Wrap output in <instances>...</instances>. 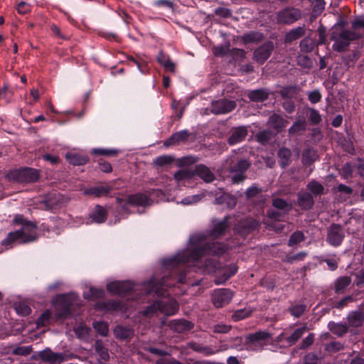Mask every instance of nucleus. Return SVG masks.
Here are the masks:
<instances>
[{
    "label": "nucleus",
    "instance_id": "nucleus-64",
    "mask_svg": "<svg viewBox=\"0 0 364 364\" xmlns=\"http://www.w3.org/2000/svg\"><path fill=\"white\" fill-rule=\"evenodd\" d=\"M202 195H193L184 198L181 202L185 205H191L200 201L202 199Z\"/></svg>",
    "mask_w": 364,
    "mask_h": 364
},
{
    "label": "nucleus",
    "instance_id": "nucleus-42",
    "mask_svg": "<svg viewBox=\"0 0 364 364\" xmlns=\"http://www.w3.org/2000/svg\"><path fill=\"white\" fill-rule=\"evenodd\" d=\"M243 228L242 234L245 235L259 227V223L254 219H247L241 223Z\"/></svg>",
    "mask_w": 364,
    "mask_h": 364
},
{
    "label": "nucleus",
    "instance_id": "nucleus-43",
    "mask_svg": "<svg viewBox=\"0 0 364 364\" xmlns=\"http://www.w3.org/2000/svg\"><path fill=\"white\" fill-rule=\"evenodd\" d=\"M263 35L259 32H250L243 35L242 37V41L246 43H257L259 42L263 39Z\"/></svg>",
    "mask_w": 364,
    "mask_h": 364
},
{
    "label": "nucleus",
    "instance_id": "nucleus-7",
    "mask_svg": "<svg viewBox=\"0 0 364 364\" xmlns=\"http://www.w3.org/2000/svg\"><path fill=\"white\" fill-rule=\"evenodd\" d=\"M301 17V12L299 9L289 6L279 11L276 14L277 23L281 24H291Z\"/></svg>",
    "mask_w": 364,
    "mask_h": 364
},
{
    "label": "nucleus",
    "instance_id": "nucleus-26",
    "mask_svg": "<svg viewBox=\"0 0 364 364\" xmlns=\"http://www.w3.org/2000/svg\"><path fill=\"white\" fill-rule=\"evenodd\" d=\"M149 284H153L151 289L149 291V293L155 292L159 296L164 295V293L161 290H164V288L172 287L173 284L168 282V278L164 277L161 279L160 282L155 284L154 282H149Z\"/></svg>",
    "mask_w": 364,
    "mask_h": 364
},
{
    "label": "nucleus",
    "instance_id": "nucleus-24",
    "mask_svg": "<svg viewBox=\"0 0 364 364\" xmlns=\"http://www.w3.org/2000/svg\"><path fill=\"white\" fill-rule=\"evenodd\" d=\"M111 190L112 187L105 184L86 189L84 191V193L85 195H93L95 197H101L109 194Z\"/></svg>",
    "mask_w": 364,
    "mask_h": 364
},
{
    "label": "nucleus",
    "instance_id": "nucleus-2",
    "mask_svg": "<svg viewBox=\"0 0 364 364\" xmlns=\"http://www.w3.org/2000/svg\"><path fill=\"white\" fill-rule=\"evenodd\" d=\"M14 223L21 225V228L8 234L1 244L8 245L14 243L26 244L36 241L38 238L37 223L25 218L22 215H16Z\"/></svg>",
    "mask_w": 364,
    "mask_h": 364
},
{
    "label": "nucleus",
    "instance_id": "nucleus-40",
    "mask_svg": "<svg viewBox=\"0 0 364 364\" xmlns=\"http://www.w3.org/2000/svg\"><path fill=\"white\" fill-rule=\"evenodd\" d=\"M269 338L268 333L265 331H259L255 333L249 334L247 337L248 342L255 343L259 341L267 340Z\"/></svg>",
    "mask_w": 364,
    "mask_h": 364
},
{
    "label": "nucleus",
    "instance_id": "nucleus-31",
    "mask_svg": "<svg viewBox=\"0 0 364 364\" xmlns=\"http://www.w3.org/2000/svg\"><path fill=\"white\" fill-rule=\"evenodd\" d=\"M157 60L166 70L172 73L175 72V64L171 61L169 56L166 55L163 52H159L157 56Z\"/></svg>",
    "mask_w": 364,
    "mask_h": 364
},
{
    "label": "nucleus",
    "instance_id": "nucleus-27",
    "mask_svg": "<svg viewBox=\"0 0 364 364\" xmlns=\"http://www.w3.org/2000/svg\"><path fill=\"white\" fill-rule=\"evenodd\" d=\"M247 97L253 102H263L269 97V92L264 89L250 91Z\"/></svg>",
    "mask_w": 364,
    "mask_h": 364
},
{
    "label": "nucleus",
    "instance_id": "nucleus-41",
    "mask_svg": "<svg viewBox=\"0 0 364 364\" xmlns=\"http://www.w3.org/2000/svg\"><path fill=\"white\" fill-rule=\"evenodd\" d=\"M47 209H54L60 206V196L58 194H51L44 201Z\"/></svg>",
    "mask_w": 364,
    "mask_h": 364
},
{
    "label": "nucleus",
    "instance_id": "nucleus-59",
    "mask_svg": "<svg viewBox=\"0 0 364 364\" xmlns=\"http://www.w3.org/2000/svg\"><path fill=\"white\" fill-rule=\"evenodd\" d=\"M306 255L307 254L306 252H301L292 256H287L284 259V262L293 264L296 261L303 260Z\"/></svg>",
    "mask_w": 364,
    "mask_h": 364
},
{
    "label": "nucleus",
    "instance_id": "nucleus-22",
    "mask_svg": "<svg viewBox=\"0 0 364 364\" xmlns=\"http://www.w3.org/2000/svg\"><path fill=\"white\" fill-rule=\"evenodd\" d=\"M298 205L304 210L311 208L314 205V199L311 195L304 191H301L297 194Z\"/></svg>",
    "mask_w": 364,
    "mask_h": 364
},
{
    "label": "nucleus",
    "instance_id": "nucleus-30",
    "mask_svg": "<svg viewBox=\"0 0 364 364\" xmlns=\"http://www.w3.org/2000/svg\"><path fill=\"white\" fill-rule=\"evenodd\" d=\"M94 348L101 360L107 361L109 359L108 349L104 346L102 341H95Z\"/></svg>",
    "mask_w": 364,
    "mask_h": 364
},
{
    "label": "nucleus",
    "instance_id": "nucleus-4",
    "mask_svg": "<svg viewBox=\"0 0 364 364\" xmlns=\"http://www.w3.org/2000/svg\"><path fill=\"white\" fill-rule=\"evenodd\" d=\"M178 310L177 302L171 298H167L161 301H155L149 306L144 311V314L146 316H151L158 311L167 316L174 315Z\"/></svg>",
    "mask_w": 364,
    "mask_h": 364
},
{
    "label": "nucleus",
    "instance_id": "nucleus-28",
    "mask_svg": "<svg viewBox=\"0 0 364 364\" xmlns=\"http://www.w3.org/2000/svg\"><path fill=\"white\" fill-rule=\"evenodd\" d=\"M305 32L306 30L304 27L299 26L293 28L286 34L284 41L286 43H290L296 39H299L305 35Z\"/></svg>",
    "mask_w": 364,
    "mask_h": 364
},
{
    "label": "nucleus",
    "instance_id": "nucleus-1",
    "mask_svg": "<svg viewBox=\"0 0 364 364\" xmlns=\"http://www.w3.org/2000/svg\"><path fill=\"white\" fill-rule=\"evenodd\" d=\"M227 250V246L220 242L203 243V241H198L197 246L191 251L186 250L179 252L173 257L165 259L163 264L169 269L185 262L198 261L203 256L220 255Z\"/></svg>",
    "mask_w": 364,
    "mask_h": 364
},
{
    "label": "nucleus",
    "instance_id": "nucleus-36",
    "mask_svg": "<svg viewBox=\"0 0 364 364\" xmlns=\"http://www.w3.org/2000/svg\"><path fill=\"white\" fill-rule=\"evenodd\" d=\"M193 176H194V173L192 169L185 168L181 169L174 174V179L178 182H185L187 180H190Z\"/></svg>",
    "mask_w": 364,
    "mask_h": 364
},
{
    "label": "nucleus",
    "instance_id": "nucleus-19",
    "mask_svg": "<svg viewBox=\"0 0 364 364\" xmlns=\"http://www.w3.org/2000/svg\"><path fill=\"white\" fill-rule=\"evenodd\" d=\"M228 228V218H224L223 220H214L210 235L213 237H218L225 233Z\"/></svg>",
    "mask_w": 364,
    "mask_h": 364
},
{
    "label": "nucleus",
    "instance_id": "nucleus-33",
    "mask_svg": "<svg viewBox=\"0 0 364 364\" xmlns=\"http://www.w3.org/2000/svg\"><path fill=\"white\" fill-rule=\"evenodd\" d=\"M348 322L354 327L360 326L364 321V314L360 311H353L348 315Z\"/></svg>",
    "mask_w": 364,
    "mask_h": 364
},
{
    "label": "nucleus",
    "instance_id": "nucleus-32",
    "mask_svg": "<svg viewBox=\"0 0 364 364\" xmlns=\"http://www.w3.org/2000/svg\"><path fill=\"white\" fill-rule=\"evenodd\" d=\"M272 206L285 213H289L291 208V204L280 198H275L272 200Z\"/></svg>",
    "mask_w": 364,
    "mask_h": 364
},
{
    "label": "nucleus",
    "instance_id": "nucleus-39",
    "mask_svg": "<svg viewBox=\"0 0 364 364\" xmlns=\"http://www.w3.org/2000/svg\"><path fill=\"white\" fill-rule=\"evenodd\" d=\"M316 45L315 41L310 38L306 37L300 42V49L303 53H310L314 50Z\"/></svg>",
    "mask_w": 364,
    "mask_h": 364
},
{
    "label": "nucleus",
    "instance_id": "nucleus-21",
    "mask_svg": "<svg viewBox=\"0 0 364 364\" xmlns=\"http://www.w3.org/2000/svg\"><path fill=\"white\" fill-rule=\"evenodd\" d=\"M268 124L279 133L287 127L288 122L281 115L273 114L269 117Z\"/></svg>",
    "mask_w": 364,
    "mask_h": 364
},
{
    "label": "nucleus",
    "instance_id": "nucleus-50",
    "mask_svg": "<svg viewBox=\"0 0 364 364\" xmlns=\"http://www.w3.org/2000/svg\"><path fill=\"white\" fill-rule=\"evenodd\" d=\"M252 314V310L249 309H242L235 311L232 315V318L235 321H238L248 317Z\"/></svg>",
    "mask_w": 364,
    "mask_h": 364
},
{
    "label": "nucleus",
    "instance_id": "nucleus-46",
    "mask_svg": "<svg viewBox=\"0 0 364 364\" xmlns=\"http://www.w3.org/2000/svg\"><path fill=\"white\" fill-rule=\"evenodd\" d=\"M100 307L105 310L118 311V310H122L123 308V306H122V303L119 301L109 300V301L103 302L102 304V305H100Z\"/></svg>",
    "mask_w": 364,
    "mask_h": 364
},
{
    "label": "nucleus",
    "instance_id": "nucleus-62",
    "mask_svg": "<svg viewBox=\"0 0 364 364\" xmlns=\"http://www.w3.org/2000/svg\"><path fill=\"white\" fill-rule=\"evenodd\" d=\"M218 268V264L215 259H207L205 263V270L208 273L213 272Z\"/></svg>",
    "mask_w": 364,
    "mask_h": 364
},
{
    "label": "nucleus",
    "instance_id": "nucleus-14",
    "mask_svg": "<svg viewBox=\"0 0 364 364\" xmlns=\"http://www.w3.org/2000/svg\"><path fill=\"white\" fill-rule=\"evenodd\" d=\"M107 289L114 294H126L134 289V284L129 281L112 282L107 285Z\"/></svg>",
    "mask_w": 364,
    "mask_h": 364
},
{
    "label": "nucleus",
    "instance_id": "nucleus-44",
    "mask_svg": "<svg viewBox=\"0 0 364 364\" xmlns=\"http://www.w3.org/2000/svg\"><path fill=\"white\" fill-rule=\"evenodd\" d=\"M307 328L303 326L296 329L287 338V341L290 344L295 343L306 331Z\"/></svg>",
    "mask_w": 364,
    "mask_h": 364
},
{
    "label": "nucleus",
    "instance_id": "nucleus-25",
    "mask_svg": "<svg viewBox=\"0 0 364 364\" xmlns=\"http://www.w3.org/2000/svg\"><path fill=\"white\" fill-rule=\"evenodd\" d=\"M114 335L119 340H126L131 338L134 336V331L129 327L117 326L114 329Z\"/></svg>",
    "mask_w": 364,
    "mask_h": 364
},
{
    "label": "nucleus",
    "instance_id": "nucleus-45",
    "mask_svg": "<svg viewBox=\"0 0 364 364\" xmlns=\"http://www.w3.org/2000/svg\"><path fill=\"white\" fill-rule=\"evenodd\" d=\"M329 329L335 334L342 336L346 333L348 331V328L346 325L341 323H336L334 322H330L328 323Z\"/></svg>",
    "mask_w": 364,
    "mask_h": 364
},
{
    "label": "nucleus",
    "instance_id": "nucleus-23",
    "mask_svg": "<svg viewBox=\"0 0 364 364\" xmlns=\"http://www.w3.org/2000/svg\"><path fill=\"white\" fill-rule=\"evenodd\" d=\"M67 161L74 166H82L89 161L88 156L75 152H68L65 155Z\"/></svg>",
    "mask_w": 364,
    "mask_h": 364
},
{
    "label": "nucleus",
    "instance_id": "nucleus-58",
    "mask_svg": "<svg viewBox=\"0 0 364 364\" xmlns=\"http://www.w3.org/2000/svg\"><path fill=\"white\" fill-rule=\"evenodd\" d=\"M32 351V347L28 346H18L12 350V353L17 355H28Z\"/></svg>",
    "mask_w": 364,
    "mask_h": 364
},
{
    "label": "nucleus",
    "instance_id": "nucleus-37",
    "mask_svg": "<svg viewBox=\"0 0 364 364\" xmlns=\"http://www.w3.org/2000/svg\"><path fill=\"white\" fill-rule=\"evenodd\" d=\"M351 283L350 277H341L335 282V291L338 294L343 292V290Z\"/></svg>",
    "mask_w": 364,
    "mask_h": 364
},
{
    "label": "nucleus",
    "instance_id": "nucleus-10",
    "mask_svg": "<svg viewBox=\"0 0 364 364\" xmlns=\"http://www.w3.org/2000/svg\"><path fill=\"white\" fill-rule=\"evenodd\" d=\"M232 296L233 293L230 289H218L212 294V302L216 308H220L228 304Z\"/></svg>",
    "mask_w": 364,
    "mask_h": 364
},
{
    "label": "nucleus",
    "instance_id": "nucleus-56",
    "mask_svg": "<svg viewBox=\"0 0 364 364\" xmlns=\"http://www.w3.org/2000/svg\"><path fill=\"white\" fill-rule=\"evenodd\" d=\"M256 138L259 143L264 144L271 139L272 134L268 130H263L257 134Z\"/></svg>",
    "mask_w": 364,
    "mask_h": 364
},
{
    "label": "nucleus",
    "instance_id": "nucleus-38",
    "mask_svg": "<svg viewBox=\"0 0 364 364\" xmlns=\"http://www.w3.org/2000/svg\"><path fill=\"white\" fill-rule=\"evenodd\" d=\"M306 129V121L305 119H299L296 121L289 129V135H296L301 132L304 131Z\"/></svg>",
    "mask_w": 364,
    "mask_h": 364
},
{
    "label": "nucleus",
    "instance_id": "nucleus-12",
    "mask_svg": "<svg viewBox=\"0 0 364 364\" xmlns=\"http://www.w3.org/2000/svg\"><path fill=\"white\" fill-rule=\"evenodd\" d=\"M344 238V231L341 225L333 224L328 228L326 241L333 246H338Z\"/></svg>",
    "mask_w": 364,
    "mask_h": 364
},
{
    "label": "nucleus",
    "instance_id": "nucleus-20",
    "mask_svg": "<svg viewBox=\"0 0 364 364\" xmlns=\"http://www.w3.org/2000/svg\"><path fill=\"white\" fill-rule=\"evenodd\" d=\"M58 312V317H65L70 314V302L69 298L66 296H59L57 299L56 304Z\"/></svg>",
    "mask_w": 364,
    "mask_h": 364
},
{
    "label": "nucleus",
    "instance_id": "nucleus-13",
    "mask_svg": "<svg viewBox=\"0 0 364 364\" xmlns=\"http://www.w3.org/2000/svg\"><path fill=\"white\" fill-rule=\"evenodd\" d=\"M39 358L42 361L50 364H60L67 360L65 354L55 353L49 348L41 351Z\"/></svg>",
    "mask_w": 364,
    "mask_h": 364
},
{
    "label": "nucleus",
    "instance_id": "nucleus-60",
    "mask_svg": "<svg viewBox=\"0 0 364 364\" xmlns=\"http://www.w3.org/2000/svg\"><path fill=\"white\" fill-rule=\"evenodd\" d=\"M215 14L222 18H229L232 16V11L227 8L219 7L215 9Z\"/></svg>",
    "mask_w": 364,
    "mask_h": 364
},
{
    "label": "nucleus",
    "instance_id": "nucleus-8",
    "mask_svg": "<svg viewBox=\"0 0 364 364\" xmlns=\"http://www.w3.org/2000/svg\"><path fill=\"white\" fill-rule=\"evenodd\" d=\"M117 202L124 210H126L127 205L133 206H146L150 205L149 198L146 195L140 193L130 195L126 199L117 198Z\"/></svg>",
    "mask_w": 364,
    "mask_h": 364
},
{
    "label": "nucleus",
    "instance_id": "nucleus-5",
    "mask_svg": "<svg viewBox=\"0 0 364 364\" xmlns=\"http://www.w3.org/2000/svg\"><path fill=\"white\" fill-rule=\"evenodd\" d=\"M7 177L10 181L18 183H34L39 178L38 171L31 168H24L11 171Z\"/></svg>",
    "mask_w": 364,
    "mask_h": 364
},
{
    "label": "nucleus",
    "instance_id": "nucleus-47",
    "mask_svg": "<svg viewBox=\"0 0 364 364\" xmlns=\"http://www.w3.org/2000/svg\"><path fill=\"white\" fill-rule=\"evenodd\" d=\"M307 189L314 196H318L323 193L324 188L320 183L313 181L307 184Z\"/></svg>",
    "mask_w": 364,
    "mask_h": 364
},
{
    "label": "nucleus",
    "instance_id": "nucleus-17",
    "mask_svg": "<svg viewBox=\"0 0 364 364\" xmlns=\"http://www.w3.org/2000/svg\"><path fill=\"white\" fill-rule=\"evenodd\" d=\"M191 135V133L187 130L183 129L179 132H176L174 134H173L171 137L168 139L164 142L165 146H170V145H175L178 144L180 143H184L186 142L189 136Z\"/></svg>",
    "mask_w": 364,
    "mask_h": 364
},
{
    "label": "nucleus",
    "instance_id": "nucleus-35",
    "mask_svg": "<svg viewBox=\"0 0 364 364\" xmlns=\"http://www.w3.org/2000/svg\"><path fill=\"white\" fill-rule=\"evenodd\" d=\"M278 156L279 158V164L282 168H285L289 165L291 156V151L287 148H282L278 151Z\"/></svg>",
    "mask_w": 364,
    "mask_h": 364
},
{
    "label": "nucleus",
    "instance_id": "nucleus-54",
    "mask_svg": "<svg viewBox=\"0 0 364 364\" xmlns=\"http://www.w3.org/2000/svg\"><path fill=\"white\" fill-rule=\"evenodd\" d=\"M304 240V235L301 231L294 232L290 237L288 245L289 246H293L296 245Z\"/></svg>",
    "mask_w": 364,
    "mask_h": 364
},
{
    "label": "nucleus",
    "instance_id": "nucleus-15",
    "mask_svg": "<svg viewBox=\"0 0 364 364\" xmlns=\"http://www.w3.org/2000/svg\"><path fill=\"white\" fill-rule=\"evenodd\" d=\"M247 127L240 126L232 127L230 131L228 142L230 145H235L244 141L247 136Z\"/></svg>",
    "mask_w": 364,
    "mask_h": 364
},
{
    "label": "nucleus",
    "instance_id": "nucleus-11",
    "mask_svg": "<svg viewBox=\"0 0 364 364\" xmlns=\"http://www.w3.org/2000/svg\"><path fill=\"white\" fill-rule=\"evenodd\" d=\"M236 107L235 101L221 99L211 103L210 110L215 114H226L232 112Z\"/></svg>",
    "mask_w": 364,
    "mask_h": 364
},
{
    "label": "nucleus",
    "instance_id": "nucleus-48",
    "mask_svg": "<svg viewBox=\"0 0 364 364\" xmlns=\"http://www.w3.org/2000/svg\"><path fill=\"white\" fill-rule=\"evenodd\" d=\"M317 159V154L313 149H306L303 153V162L305 164H311Z\"/></svg>",
    "mask_w": 364,
    "mask_h": 364
},
{
    "label": "nucleus",
    "instance_id": "nucleus-61",
    "mask_svg": "<svg viewBox=\"0 0 364 364\" xmlns=\"http://www.w3.org/2000/svg\"><path fill=\"white\" fill-rule=\"evenodd\" d=\"M286 213L279 210H269L267 215L269 218L275 220H281Z\"/></svg>",
    "mask_w": 364,
    "mask_h": 364
},
{
    "label": "nucleus",
    "instance_id": "nucleus-29",
    "mask_svg": "<svg viewBox=\"0 0 364 364\" xmlns=\"http://www.w3.org/2000/svg\"><path fill=\"white\" fill-rule=\"evenodd\" d=\"M90 218L97 223H104L107 219V211L103 207L96 205Z\"/></svg>",
    "mask_w": 364,
    "mask_h": 364
},
{
    "label": "nucleus",
    "instance_id": "nucleus-6",
    "mask_svg": "<svg viewBox=\"0 0 364 364\" xmlns=\"http://www.w3.org/2000/svg\"><path fill=\"white\" fill-rule=\"evenodd\" d=\"M250 165V162L246 159L232 161L229 167L232 182L234 183L242 182L246 178L245 173Z\"/></svg>",
    "mask_w": 364,
    "mask_h": 364
},
{
    "label": "nucleus",
    "instance_id": "nucleus-52",
    "mask_svg": "<svg viewBox=\"0 0 364 364\" xmlns=\"http://www.w3.org/2000/svg\"><path fill=\"white\" fill-rule=\"evenodd\" d=\"M92 153L97 155L115 156L119 154V150L116 149H94Z\"/></svg>",
    "mask_w": 364,
    "mask_h": 364
},
{
    "label": "nucleus",
    "instance_id": "nucleus-34",
    "mask_svg": "<svg viewBox=\"0 0 364 364\" xmlns=\"http://www.w3.org/2000/svg\"><path fill=\"white\" fill-rule=\"evenodd\" d=\"M188 346L194 351L201 353L205 355H211L218 352V350H213L210 346H203L197 343H190Z\"/></svg>",
    "mask_w": 364,
    "mask_h": 364
},
{
    "label": "nucleus",
    "instance_id": "nucleus-51",
    "mask_svg": "<svg viewBox=\"0 0 364 364\" xmlns=\"http://www.w3.org/2000/svg\"><path fill=\"white\" fill-rule=\"evenodd\" d=\"M306 308V306L304 304H296L291 305L289 308V311L293 316L298 318L304 313Z\"/></svg>",
    "mask_w": 364,
    "mask_h": 364
},
{
    "label": "nucleus",
    "instance_id": "nucleus-9",
    "mask_svg": "<svg viewBox=\"0 0 364 364\" xmlns=\"http://www.w3.org/2000/svg\"><path fill=\"white\" fill-rule=\"evenodd\" d=\"M274 49V43L267 41L257 48L253 53V60L257 63L262 65L271 56Z\"/></svg>",
    "mask_w": 364,
    "mask_h": 364
},
{
    "label": "nucleus",
    "instance_id": "nucleus-55",
    "mask_svg": "<svg viewBox=\"0 0 364 364\" xmlns=\"http://www.w3.org/2000/svg\"><path fill=\"white\" fill-rule=\"evenodd\" d=\"M13 92L8 89L7 85H4L0 89V100H4L5 103H9L11 101Z\"/></svg>",
    "mask_w": 364,
    "mask_h": 364
},
{
    "label": "nucleus",
    "instance_id": "nucleus-57",
    "mask_svg": "<svg viewBox=\"0 0 364 364\" xmlns=\"http://www.w3.org/2000/svg\"><path fill=\"white\" fill-rule=\"evenodd\" d=\"M15 309L16 312L22 316H27L31 311V308L27 304L22 302L16 304Z\"/></svg>",
    "mask_w": 364,
    "mask_h": 364
},
{
    "label": "nucleus",
    "instance_id": "nucleus-3",
    "mask_svg": "<svg viewBox=\"0 0 364 364\" xmlns=\"http://www.w3.org/2000/svg\"><path fill=\"white\" fill-rule=\"evenodd\" d=\"M361 36L359 31H352L345 28L342 25H336L332 28L331 36V40L334 41L333 48L336 51H343L352 41L360 38Z\"/></svg>",
    "mask_w": 364,
    "mask_h": 364
},
{
    "label": "nucleus",
    "instance_id": "nucleus-18",
    "mask_svg": "<svg viewBox=\"0 0 364 364\" xmlns=\"http://www.w3.org/2000/svg\"><path fill=\"white\" fill-rule=\"evenodd\" d=\"M168 326L173 331L183 333L191 330L193 328V324L184 319H174L168 322Z\"/></svg>",
    "mask_w": 364,
    "mask_h": 364
},
{
    "label": "nucleus",
    "instance_id": "nucleus-16",
    "mask_svg": "<svg viewBox=\"0 0 364 364\" xmlns=\"http://www.w3.org/2000/svg\"><path fill=\"white\" fill-rule=\"evenodd\" d=\"M193 172L194 173V176L196 175L199 176L206 183H210L215 178L214 173L209 169V168L203 164H198L196 166L194 169H193Z\"/></svg>",
    "mask_w": 364,
    "mask_h": 364
},
{
    "label": "nucleus",
    "instance_id": "nucleus-53",
    "mask_svg": "<svg viewBox=\"0 0 364 364\" xmlns=\"http://www.w3.org/2000/svg\"><path fill=\"white\" fill-rule=\"evenodd\" d=\"M93 328L101 336H106L108 333V325L105 322L96 321L93 323Z\"/></svg>",
    "mask_w": 364,
    "mask_h": 364
},
{
    "label": "nucleus",
    "instance_id": "nucleus-49",
    "mask_svg": "<svg viewBox=\"0 0 364 364\" xmlns=\"http://www.w3.org/2000/svg\"><path fill=\"white\" fill-rule=\"evenodd\" d=\"M173 161V158L168 155H163L156 157L154 161V164L159 167H164L167 165H169Z\"/></svg>",
    "mask_w": 364,
    "mask_h": 364
},
{
    "label": "nucleus",
    "instance_id": "nucleus-63",
    "mask_svg": "<svg viewBox=\"0 0 364 364\" xmlns=\"http://www.w3.org/2000/svg\"><path fill=\"white\" fill-rule=\"evenodd\" d=\"M343 346L340 342L333 341L329 343L326 346V349L330 353H336L343 349Z\"/></svg>",
    "mask_w": 364,
    "mask_h": 364
}]
</instances>
